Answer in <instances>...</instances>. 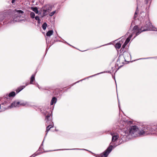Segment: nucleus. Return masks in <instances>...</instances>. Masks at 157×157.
Wrapping results in <instances>:
<instances>
[{
  "instance_id": "1",
  "label": "nucleus",
  "mask_w": 157,
  "mask_h": 157,
  "mask_svg": "<svg viewBox=\"0 0 157 157\" xmlns=\"http://www.w3.org/2000/svg\"><path fill=\"white\" fill-rule=\"evenodd\" d=\"M41 113L43 114L45 116V121L46 124L48 125L46 127V135L47 134L48 131L50 129L53 127L54 125L52 121V112L51 110H49V109H39Z\"/></svg>"
},
{
  "instance_id": "2",
  "label": "nucleus",
  "mask_w": 157,
  "mask_h": 157,
  "mask_svg": "<svg viewBox=\"0 0 157 157\" xmlns=\"http://www.w3.org/2000/svg\"><path fill=\"white\" fill-rule=\"evenodd\" d=\"M140 130V136L152 135L157 132V126L154 125L152 127L149 125L144 126Z\"/></svg>"
},
{
  "instance_id": "3",
  "label": "nucleus",
  "mask_w": 157,
  "mask_h": 157,
  "mask_svg": "<svg viewBox=\"0 0 157 157\" xmlns=\"http://www.w3.org/2000/svg\"><path fill=\"white\" fill-rule=\"evenodd\" d=\"M146 23V25L145 26L146 28V29H143V27H142L140 29H139L138 26L136 25L134 27L132 30H129L128 33H130V34L132 35V36L135 34V35L134 36V37H135L141 32L147 31L148 30V29L151 28L152 25L149 19H147V21Z\"/></svg>"
},
{
  "instance_id": "4",
  "label": "nucleus",
  "mask_w": 157,
  "mask_h": 157,
  "mask_svg": "<svg viewBox=\"0 0 157 157\" xmlns=\"http://www.w3.org/2000/svg\"><path fill=\"white\" fill-rule=\"evenodd\" d=\"M140 129L136 125L132 126L129 128V130L125 131V134L127 135H131L132 137H136L139 136Z\"/></svg>"
},
{
  "instance_id": "5",
  "label": "nucleus",
  "mask_w": 157,
  "mask_h": 157,
  "mask_svg": "<svg viewBox=\"0 0 157 157\" xmlns=\"http://www.w3.org/2000/svg\"><path fill=\"white\" fill-rule=\"evenodd\" d=\"M24 13V12L21 10H15L14 12L15 15L13 18L14 21H20V18Z\"/></svg>"
},
{
  "instance_id": "6",
  "label": "nucleus",
  "mask_w": 157,
  "mask_h": 157,
  "mask_svg": "<svg viewBox=\"0 0 157 157\" xmlns=\"http://www.w3.org/2000/svg\"><path fill=\"white\" fill-rule=\"evenodd\" d=\"M113 146L110 145L98 157H107L111 151Z\"/></svg>"
},
{
  "instance_id": "7",
  "label": "nucleus",
  "mask_w": 157,
  "mask_h": 157,
  "mask_svg": "<svg viewBox=\"0 0 157 157\" xmlns=\"http://www.w3.org/2000/svg\"><path fill=\"white\" fill-rule=\"evenodd\" d=\"M24 105L25 104L24 103H21L20 102L15 101L12 103L11 106L12 107H18Z\"/></svg>"
},
{
  "instance_id": "8",
  "label": "nucleus",
  "mask_w": 157,
  "mask_h": 157,
  "mask_svg": "<svg viewBox=\"0 0 157 157\" xmlns=\"http://www.w3.org/2000/svg\"><path fill=\"white\" fill-rule=\"evenodd\" d=\"M123 55L125 61L128 60L130 58V55L128 52H124Z\"/></svg>"
},
{
  "instance_id": "9",
  "label": "nucleus",
  "mask_w": 157,
  "mask_h": 157,
  "mask_svg": "<svg viewBox=\"0 0 157 157\" xmlns=\"http://www.w3.org/2000/svg\"><path fill=\"white\" fill-rule=\"evenodd\" d=\"M118 138L119 136L117 135L113 136L112 139V142L110 143V144H112V142H114L116 141Z\"/></svg>"
},
{
  "instance_id": "10",
  "label": "nucleus",
  "mask_w": 157,
  "mask_h": 157,
  "mask_svg": "<svg viewBox=\"0 0 157 157\" xmlns=\"http://www.w3.org/2000/svg\"><path fill=\"white\" fill-rule=\"evenodd\" d=\"M9 104V102L8 101H5L3 103H2L0 105V108L1 107H5L6 106L8 105Z\"/></svg>"
},
{
  "instance_id": "11",
  "label": "nucleus",
  "mask_w": 157,
  "mask_h": 157,
  "mask_svg": "<svg viewBox=\"0 0 157 157\" xmlns=\"http://www.w3.org/2000/svg\"><path fill=\"white\" fill-rule=\"evenodd\" d=\"M25 87V86H20L16 90V92L17 93H18L21 90H23Z\"/></svg>"
},
{
  "instance_id": "12",
  "label": "nucleus",
  "mask_w": 157,
  "mask_h": 157,
  "mask_svg": "<svg viewBox=\"0 0 157 157\" xmlns=\"http://www.w3.org/2000/svg\"><path fill=\"white\" fill-rule=\"evenodd\" d=\"M57 99L55 97H54L52 98L51 101V102L50 104L51 105H53L54 103H55Z\"/></svg>"
},
{
  "instance_id": "13",
  "label": "nucleus",
  "mask_w": 157,
  "mask_h": 157,
  "mask_svg": "<svg viewBox=\"0 0 157 157\" xmlns=\"http://www.w3.org/2000/svg\"><path fill=\"white\" fill-rule=\"evenodd\" d=\"M35 75H32L31 78H30V84H33V82L35 80Z\"/></svg>"
},
{
  "instance_id": "14",
  "label": "nucleus",
  "mask_w": 157,
  "mask_h": 157,
  "mask_svg": "<svg viewBox=\"0 0 157 157\" xmlns=\"http://www.w3.org/2000/svg\"><path fill=\"white\" fill-rule=\"evenodd\" d=\"M15 93L13 91H12L9 93L8 95V96L9 97H13L15 96Z\"/></svg>"
},
{
  "instance_id": "15",
  "label": "nucleus",
  "mask_w": 157,
  "mask_h": 157,
  "mask_svg": "<svg viewBox=\"0 0 157 157\" xmlns=\"http://www.w3.org/2000/svg\"><path fill=\"white\" fill-rule=\"evenodd\" d=\"M53 33V30H49L46 33V35L47 36H50L52 35Z\"/></svg>"
},
{
  "instance_id": "16",
  "label": "nucleus",
  "mask_w": 157,
  "mask_h": 157,
  "mask_svg": "<svg viewBox=\"0 0 157 157\" xmlns=\"http://www.w3.org/2000/svg\"><path fill=\"white\" fill-rule=\"evenodd\" d=\"M31 9L34 11L36 13H38V11L37 7H32Z\"/></svg>"
},
{
  "instance_id": "17",
  "label": "nucleus",
  "mask_w": 157,
  "mask_h": 157,
  "mask_svg": "<svg viewBox=\"0 0 157 157\" xmlns=\"http://www.w3.org/2000/svg\"><path fill=\"white\" fill-rule=\"evenodd\" d=\"M121 46V45L120 43H117L115 44V47L118 49L120 48Z\"/></svg>"
},
{
  "instance_id": "18",
  "label": "nucleus",
  "mask_w": 157,
  "mask_h": 157,
  "mask_svg": "<svg viewBox=\"0 0 157 157\" xmlns=\"http://www.w3.org/2000/svg\"><path fill=\"white\" fill-rule=\"evenodd\" d=\"M47 24L46 23H44L43 24L42 27L43 29L44 30H45L46 29V27L47 26Z\"/></svg>"
},
{
  "instance_id": "19",
  "label": "nucleus",
  "mask_w": 157,
  "mask_h": 157,
  "mask_svg": "<svg viewBox=\"0 0 157 157\" xmlns=\"http://www.w3.org/2000/svg\"><path fill=\"white\" fill-rule=\"evenodd\" d=\"M43 12L44 16L46 15L48 13V11L46 10H43Z\"/></svg>"
},
{
  "instance_id": "20",
  "label": "nucleus",
  "mask_w": 157,
  "mask_h": 157,
  "mask_svg": "<svg viewBox=\"0 0 157 157\" xmlns=\"http://www.w3.org/2000/svg\"><path fill=\"white\" fill-rule=\"evenodd\" d=\"M35 16V14L33 12H32L30 13V16L31 18H34Z\"/></svg>"
},
{
  "instance_id": "21",
  "label": "nucleus",
  "mask_w": 157,
  "mask_h": 157,
  "mask_svg": "<svg viewBox=\"0 0 157 157\" xmlns=\"http://www.w3.org/2000/svg\"><path fill=\"white\" fill-rule=\"evenodd\" d=\"M132 36V35H131V34H130L129 36L127 38V39H126V40L127 41L129 42V41L130 40V39Z\"/></svg>"
},
{
  "instance_id": "22",
  "label": "nucleus",
  "mask_w": 157,
  "mask_h": 157,
  "mask_svg": "<svg viewBox=\"0 0 157 157\" xmlns=\"http://www.w3.org/2000/svg\"><path fill=\"white\" fill-rule=\"evenodd\" d=\"M35 19L37 20V21H38V23H40V18H39V17L38 16H36L35 17Z\"/></svg>"
},
{
  "instance_id": "23",
  "label": "nucleus",
  "mask_w": 157,
  "mask_h": 157,
  "mask_svg": "<svg viewBox=\"0 0 157 157\" xmlns=\"http://www.w3.org/2000/svg\"><path fill=\"white\" fill-rule=\"evenodd\" d=\"M56 11H54L52 12V13H51L49 15L51 16H52L56 13Z\"/></svg>"
},
{
  "instance_id": "24",
  "label": "nucleus",
  "mask_w": 157,
  "mask_h": 157,
  "mask_svg": "<svg viewBox=\"0 0 157 157\" xmlns=\"http://www.w3.org/2000/svg\"><path fill=\"white\" fill-rule=\"evenodd\" d=\"M127 44V43H126L124 42V44H123V45H122V48H124L126 46V45Z\"/></svg>"
},
{
  "instance_id": "25",
  "label": "nucleus",
  "mask_w": 157,
  "mask_h": 157,
  "mask_svg": "<svg viewBox=\"0 0 157 157\" xmlns=\"http://www.w3.org/2000/svg\"><path fill=\"white\" fill-rule=\"evenodd\" d=\"M15 0H12L11 1V2L12 3H13L14 2Z\"/></svg>"
},
{
  "instance_id": "26",
  "label": "nucleus",
  "mask_w": 157,
  "mask_h": 157,
  "mask_svg": "<svg viewBox=\"0 0 157 157\" xmlns=\"http://www.w3.org/2000/svg\"><path fill=\"white\" fill-rule=\"evenodd\" d=\"M3 109H0V112H1V111H3V110H2Z\"/></svg>"
},
{
  "instance_id": "27",
  "label": "nucleus",
  "mask_w": 157,
  "mask_h": 157,
  "mask_svg": "<svg viewBox=\"0 0 157 157\" xmlns=\"http://www.w3.org/2000/svg\"><path fill=\"white\" fill-rule=\"evenodd\" d=\"M128 42V41H127L126 40V41H125V43H127V44H128V42Z\"/></svg>"
},
{
  "instance_id": "28",
  "label": "nucleus",
  "mask_w": 157,
  "mask_h": 157,
  "mask_svg": "<svg viewBox=\"0 0 157 157\" xmlns=\"http://www.w3.org/2000/svg\"><path fill=\"white\" fill-rule=\"evenodd\" d=\"M28 85V83H26V86H27V85Z\"/></svg>"
},
{
  "instance_id": "29",
  "label": "nucleus",
  "mask_w": 157,
  "mask_h": 157,
  "mask_svg": "<svg viewBox=\"0 0 157 157\" xmlns=\"http://www.w3.org/2000/svg\"><path fill=\"white\" fill-rule=\"evenodd\" d=\"M113 144V145H114V144Z\"/></svg>"
}]
</instances>
